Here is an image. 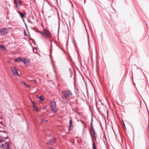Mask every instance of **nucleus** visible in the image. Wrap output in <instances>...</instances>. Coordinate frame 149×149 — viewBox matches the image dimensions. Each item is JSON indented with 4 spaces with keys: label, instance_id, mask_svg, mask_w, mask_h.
<instances>
[{
    "label": "nucleus",
    "instance_id": "obj_1",
    "mask_svg": "<svg viewBox=\"0 0 149 149\" xmlns=\"http://www.w3.org/2000/svg\"><path fill=\"white\" fill-rule=\"evenodd\" d=\"M61 92L64 96V97H63L62 95L61 96L63 100H64V99H66L72 95V92L70 90L63 91Z\"/></svg>",
    "mask_w": 149,
    "mask_h": 149
},
{
    "label": "nucleus",
    "instance_id": "obj_2",
    "mask_svg": "<svg viewBox=\"0 0 149 149\" xmlns=\"http://www.w3.org/2000/svg\"><path fill=\"white\" fill-rule=\"evenodd\" d=\"M50 107L51 110L53 113H56L58 110L56 108V102L54 101H52L50 103Z\"/></svg>",
    "mask_w": 149,
    "mask_h": 149
},
{
    "label": "nucleus",
    "instance_id": "obj_3",
    "mask_svg": "<svg viewBox=\"0 0 149 149\" xmlns=\"http://www.w3.org/2000/svg\"><path fill=\"white\" fill-rule=\"evenodd\" d=\"M8 32V29L6 28H2L0 30V34L1 35H3L6 34Z\"/></svg>",
    "mask_w": 149,
    "mask_h": 149
},
{
    "label": "nucleus",
    "instance_id": "obj_4",
    "mask_svg": "<svg viewBox=\"0 0 149 149\" xmlns=\"http://www.w3.org/2000/svg\"><path fill=\"white\" fill-rule=\"evenodd\" d=\"M12 72H13V74L14 75H16L17 76H19V74L18 73V70L17 69H16L15 67H13L11 68Z\"/></svg>",
    "mask_w": 149,
    "mask_h": 149
},
{
    "label": "nucleus",
    "instance_id": "obj_5",
    "mask_svg": "<svg viewBox=\"0 0 149 149\" xmlns=\"http://www.w3.org/2000/svg\"><path fill=\"white\" fill-rule=\"evenodd\" d=\"M56 141V138H53L52 139H49L47 142V144L48 145H52L53 143H55Z\"/></svg>",
    "mask_w": 149,
    "mask_h": 149
},
{
    "label": "nucleus",
    "instance_id": "obj_6",
    "mask_svg": "<svg viewBox=\"0 0 149 149\" xmlns=\"http://www.w3.org/2000/svg\"><path fill=\"white\" fill-rule=\"evenodd\" d=\"M0 148H3V149H9V145L7 143L4 144H2L0 145Z\"/></svg>",
    "mask_w": 149,
    "mask_h": 149
},
{
    "label": "nucleus",
    "instance_id": "obj_7",
    "mask_svg": "<svg viewBox=\"0 0 149 149\" xmlns=\"http://www.w3.org/2000/svg\"><path fill=\"white\" fill-rule=\"evenodd\" d=\"M22 62H23L25 64L28 65L30 63V61L27 58L23 59V61H22Z\"/></svg>",
    "mask_w": 149,
    "mask_h": 149
},
{
    "label": "nucleus",
    "instance_id": "obj_8",
    "mask_svg": "<svg viewBox=\"0 0 149 149\" xmlns=\"http://www.w3.org/2000/svg\"><path fill=\"white\" fill-rule=\"evenodd\" d=\"M14 2L17 6H20L22 5L21 2L20 0H16V1H15Z\"/></svg>",
    "mask_w": 149,
    "mask_h": 149
},
{
    "label": "nucleus",
    "instance_id": "obj_9",
    "mask_svg": "<svg viewBox=\"0 0 149 149\" xmlns=\"http://www.w3.org/2000/svg\"><path fill=\"white\" fill-rule=\"evenodd\" d=\"M45 36H46V38H48L50 36V33L48 30L45 31Z\"/></svg>",
    "mask_w": 149,
    "mask_h": 149
},
{
    "label": "nucleus",
    "instance_id": "obj_10",
    "mask_svg": "<svg viewBox=\"0 0 149 149\" xmlns=\"http://www.w3.org/2000/svg\"><path fill=\"white\" fill-rule=\"evenodd\" d=\"M15 61L16 62H19L22 61V62L23 61V59L21 58L20 57H19L17 58H16L15 59Z\"/></svg>",
    "mask_w": 149,
    "mask_h": 149
},
{
    "label": "nucleus",
    "instance_id": "obj_11",
    "mask_svg": "<svg viewBox=\"0 0 149 149\" xmlns=\"http://www.w3.org/2000/svg\"><path fill=\"white\" fill-rule=\"evenodd\" d=\"M18 13L19 14L20 17L22 18H23L24 17H25V15L24 14H23L22 13H21L19 12Z\"/></svg>",
    "mask_w": 149,
    "mask_h": 149
},
{
    "label": "nucleus",
    "instance_id": "obj_12",
    "mask_svg": "<svg viewBox=\"0 0 149 149\" xmlns=\"http://www.w3.org/2000/svg\"><path fill=\"white\" fill-rule=\"evenodd\" d=\"M39 99L41 101H42L44 100V96L41 95L38 97Z\"/></svg>",
    "mask_w": 149,
    "mask_h": 149
},
{
    "label": "nucleus",
    "instance_id": "obj_13",
    "mask_svg": "<svg viewBox=\"0 0 149 149\" xmlns=\"http://www.w3.org/2000/svg\"><path fill=\"white\" fill-rule=\"evenodd\" d=\"M70 125H69V128H70L72 126L71 124L72 123V119H71L69 121Z\"/></svg>",
    "mask_w": 149,
    "mask_h": 149
},
{
    "label": "nucleus",
    "instance_id": "obj_14",
    "mask_svg": "<svg viewBox=\"0 0 149 149\" xmlns=\"http://www.w3.org/2000/svg\"><path fill=\"white\" fill-rule=\"evenodd\" d=\"M3 48L4 49H6L5 47L3 45H0V48Z\"/></svg>",
    "mask_w": 149,
    "mask_h": 149
},
{
    "label": "nucleus",
    "instance_id": "obj_15",
    "mask_svg": "<svg viewBox=\"0 0 149 149\" xmlns=\"http://www.w3.org/2000/svg\"><path fill=\"white\" fill-rule=\"evenodd\" d=\"M93 149H96V147L95 146V144L94 143L92 144Z\"/></svg>",
    "mask_w": 149,
    "mask_h": 149
},
{
    "label": "nucleus",
    "instance_id": "obj_16",
    "mask_svg": "<svg viewBox=\"0 0 149 149\" xmlns=\"http://www.w3.org/2000/svg\"><path fill=\"white\" fill-rule=\"evenodd\" d=\"M39 32L42 35L45 36V33H43L41 31H39Z\"/></svg>",
    "mask_w": 149,
    "mask_h": 149
},
{
    "label": "nucleus",
    "instance_id": "obj_17",
    "mask_svg": "<svg viewBox=\"0 0 149 149\" xmlns=\"http://www.w3.org/2000/svg\"><path fill=\"white\" fill-rule=\"evenodd\" d=\"M32 104H33V107L34 108H36V106H35V104L34 102H32Z\"/></svg>",
    "mask_w": 149,
    "mask_h": 149
},
{
    "label": "nucleus",
    "instance_id": "obj_18",
    "mask_svg": "<svg viewBox=\"0 0 149 149\" xmlns=\"http://www.w3.org/2000/svg\"><path fill=\"white\" fill-rule=\"evenodd\" d=\"M91 130L93 132V133L94 132H95L94 130L93 129V127H92V129H91Z\"/></svg>",
    "mask_w": 149,
    "mask_h": 149
},
{
    "label": "nucleus",
    "instance_id": "obj_19",
    "mask_svg": "<svg viewBox=\"0 0 149 149\" xmlns=\"http://www.w3.org/2000/svg\"><path fill=\"white\" fill-rule=\"evenodd\" d=\"M35 109L36 111H38V109L36 107V108H35Z\"/></svg>",
    "mask_w": 149,
    "mask_h": 149
},
{
    "label": "nucleus",
    "instance_id": "obj_20",
    "mask_svg": "<svg viewBox=\"0 0 149 149\" xmlns=\"http://www.w3.org/2000/svg\"><path fill=\"white\" fill-rule=\"evenodd\" d=\"M91 129H92V127H92V122H91Z\"/></svg>",
    "mask_w": 149,
    "mask_h": 149
},
{
    "label": "nucleus",
    "instance_id": "obj_21",
    "mask_svg": "<svg viewBox=\"0 0 149 149\" xmlns=\"http://www.w3.org/2000/svg\"><path fill=\"white\" fill-rule=\"evenodd\" d=\"M94 136L95 137V132H94L93 133Z\"/></svg>",
    "mask_w": 149,
    "mask_h": 149
},
{
    "label": "nucleus",
    "instance_id": "obj_22",
    "mask_svg": "<svg viewBox=\"0 0 149 149\" xmlns=\"http://www.w3.org/2000/svg\"><path fill=\"white\" fill-rule=\"evenodd\" d=\"M59 27H60V24H59V26H58V31H59Z\"/></svg>",
    "mask_w": 149,
    "mask_h": 149
},
{
    "label": "nucleus",
    "instance_id": "obj_23",
    "mask_svg": "<svg viewBox=\"0 0 149 149\" xmlns=\"http://www.w3.org/2000/svg\"><path fill=\"white\" fill-rule=\"evenodd\" d=\"M3 141H1V139H0V143H1Z\"/></svg>",
    "mask_w": 149,
    "mask_h": 149
},
{
    "label": "nucleus",
    "instance_id": "obj_24",
    "mask_svg": "<svg viewBox=\"0 0 149 149\" xmlns=\"http://www.w3.org/2000/svg\"><path fill=\"white\" fill-rule=\"evenodd\" d=\"M23 83L24 84V85H26V83H25V82H23Z\"/></svg>",
    "mask_w": 149,
    "mask_h": 149
},
{
    "label": "nucleus",
    "instance_id": "obj_25",
    "mask_svg": "<svg viewBox=\"0 0 149 149\" xmlns=\"http://www.w3.org/2000/svg\"><path fill=\"white\" fill-rule=\"evenodd\" d=\"M82 122L83 123H85V122L83 121H82Z\"/></svg>",
    "mask_w": 149,
    "mask_h": 149
},
{
    "label": "nucleus",
    "instance_id": "obj_26",
    "mask_svg": "<svg viewBox=\"0 0 149 149\" xmlns=\"http://www.w3.org/2000/svg\"><path fill=\"white\" fill-rule=\"evenodd\" d=\"M2 121L1 120L0 121V123H2Z\"/></svg>",
    "mask_w": 149,
    "mask_h": 149
},
{
    "label": "nucleus",
    "instance_id": "obj_27",
    "mask_svg": "<svg viewBox=\"0 0 149 149\" xmlns=\"http://www.w3.org/2000/svg\"><path fill=\"white\" fill-rule=\"evenodd\" d=\"M45 122H47V120H45Z\"/></svg>",
    "mask_w": 149,
    "mask_h": 149
},
{
    "label": "nucleus",
    "instance_id": "obj_28",
    "mask_svg": "<svg viewBox=\"0 0 149 149\" xmlns=\"http://www.w3.org/2000/svg\"><path fill=\"white\" fill-rule=\"evenodd\" d=\"M28 21L29 22H31V21H29V20H28Z\"/></svg>",
    "mask_w": 149,
    "mask_h": 149
},
{
    "label": "nucleus",
    "instance_id": "obj_29",
    "mask_svg": "<svg viewBox=\"0 0 149 149\" xmlns=\"http://www.w3.org/2000/svg\"><path fill=\"white\" fill-rule=\"evenodd\" d=\"M27 86L28 87H29V85H27Z\"/></svg>",
    "mask_w": 149,
    "mask_h": 149
},
{
    "label": "nucleus",
    "instance_id": "obj_30",
    "mask_svg": "<svg viewBox=\"0 0 149 149\" xmlns=\"http://www.w3.org/2000/svg\"><path fill=\"white\" fill-rule=\"evenodd\" d=\"M35 48L36 49V47H35Z\"/></svg>",
    "mask_w": 149,
    "mask_h": 149
},
{
    "label": "nucleus",
    "instance_id": "obj_31",
    "mask_svg": "<svg viewBox=\"0 0 149 149\" xmlns=\"http://www.w3.org/2000/svg\"><path fill=\"white\" fill-rule=\"evenodd\" d=\"M123 124L124 125H125V124H124V123H123Z\"/></svg>",
    "mask_w": 149,
    "mask_h": 149
}]
</instances>
